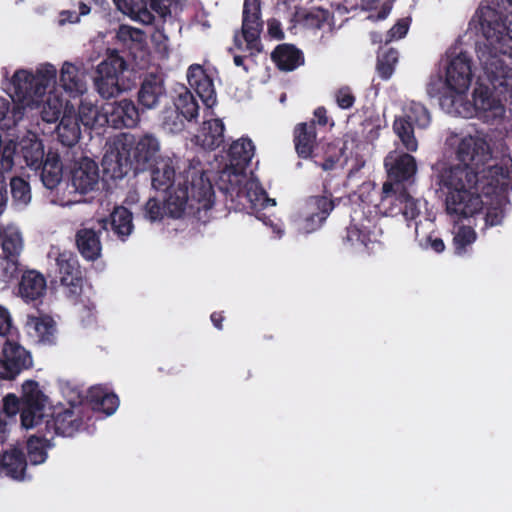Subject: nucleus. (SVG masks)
<instances>
[{
  "mask_svg": "<svg viewBox=\"0 0 512 512\" xmlns=\"http://www.w3.org/2000/svg\"><path fill=\"white\" fill-rule=\"evenodd\" d=\"M456 157L461 164L451 167L443 179L448 189L446 212L454 222L472 217L483 209L480 194L500 195L512 188V158L487 165L491 161V151L484 139L462 138Z\"/></svg>",
  "mask_w": 512,
  "mask_h": 512,
  "instance_id": "nucleus-1",
  "label": "nucleus"
},
{
  "mask_svg": "<svg viewBox=\"0 0 512 512\" xmlns=\"http://www.w3.org/2000/svg\"><path fill=\"white\" fill-rule=\"evenodd\" d=\"M11 98L14 102L12 116L14 122L21 121L29 112L41 108L45 122L57 121V135L65 146H73L80 139L81 130L73 105H64L62 92L57 86V68L50 62L38 64L34 70L21 68L14 72L10 80Z\"/></svg>",
  "mask_w": 512,
  "mask_h": 512,
  "instance_id": "nucleus-2",
  "label": "nucleus"
},
{
  "mask_svg": "<svg viewBox=\"0 0 512 512\" xmlns=\"http://www.w3.org/2000/svg\"><path fill=\"white\" fill-rule=\"evenodd\" d=\"M150 169L151 185L154 189L170 188L165 209L171 217H181L188 207H194L193 202L199 204L198 210L209 209L212 206V184L199 160L185 162L177 176L173 161L169 157L159 158Z\"/></svg>",
  "mask_w": 512,
  "mask_h": 512,
  "instance_id": "nucleus-3",
  "label": "nucleus"
},
{
  "mask_svg": "<svg viewBox=\"0 0 512 512\" xmlns=\"http://www.w3.org/2000/svg\"><path fill=\"white\" fill-rule=\"evenodd\" d=\"M106 147L103 167L112 178H122L133 164L143 169L163 158L159 155L161 145L158 138L150 133L139 139L128 133H121L112 138Z\"/></svg>",
  "mask_w": 512,
  "mask_h": 512,
  "instance_id": "nucleus-4",
  "label": "nucleus"
},
{
  "mask_svg": "<svg viewBox=\"0 0 512 512\" xmlns=\"http://www.w3.org/2000/svg\"><path fill=\"white\" fill-rule=\"evenodd\" d=\"M488 14L489 19L485 15L479 18L480 30L488 43L478 46L477 56L488 81L496 88L504 87L512 81V68L499 54L512 57V36L505 32L494 11H488Z\"/></svg>",
  "mask_w": 512,
  "mask_h": 512,
  "instance_id": "nucleus-5",
  "label": "nucleus"
},
{
  "mask_svg": "<svg viewBox=\"0 0 512 512\" xmlns=\"http://www.w3.org/2000/svg\"><path fill=\"white\" fill-rule=\"evenodd\" d=\"M494 91L496 90L483 72L473 90L472 102H461L457 107L458 113L466 118L476 117L487 124L499 123L505 117L506 109Z\"/></svg>",
  "mask_w": 512,
  "mask_h": 512,
  "instance_id": "nucleus-6",
  "label": "nucleus"
},
{
  "mask_svg": "<svg viewBox=\"0 0 512 512\" xmlns=\"http://www.w3.org/2000/svg\"><path fill=\"white\" fill-rule=\"evenodd\" d=\"M48 258L57 266V272L64 295L76 302L82 293V275L77 257L68 250H60L52 246L48 252Z\"/></svg>",
  "mask_w": 512,
  "mask_h": 512,
  "instance_id": "nucleus-7",
  "label": "nucleus"
},
{
  "mask_svg": "<svg viewBox=\"0 0 512 512\" xmlns=\"http://www.w3.org/2000/svg\"><path fill=\"white\" fill-rule=\"evenodd\" d=\"M126 68V61L116 51H111L97 66L95 87L103 98L115 97L124 90L120 76Z\"/></svg>",
  "mask_w": 512,
  "mask_h": 512,
  "instance_id": "nucleus-8",
  "label": "nucleus"
},
{
  "mask_svg": "<svg viewBox=\"0 0 512 512\" xmlns=\"http://www.w3.org/2000/svg\"><path fill=\"white\" fill-rule=\"evenodd\" d=\"M332 210L333 203L327 197H312L293 217L292 227L298 234L312 233L322 226Z\"/></svg>",
  "mask_w": 512,
  "mask_h": 512,
  "instance_id": "nucleus-9",
  "label": "nucleus"
},
{
  "mask_svg": "<svg viewBox=\"0 0 512 512\" xmlns=\"http://www.w3.org/2000/svg\"><path fill=\"white\" fill-rule=\"evenodd\" d=\"M262 29L260 21V0H245L243 7V22L241 35L235 36V43L240 49H246L251 54L261 51L259 40Z\"/></svg>",
  "mask_w": 512,
  "mask_h": 512,
  "instance_id": "nucleus-10",
  "label": "nucleus"
},
{
  "mask_svg": "<svg viewBox=\"0 0 512 512\" xmlns=\"http://www.w3.org/2000/svg\"><path fill=\"white\" fill-rule=\"evenodd\" d=\"M24 407L21 412V424L30 429L38 425L45 416L48 398L40 390L37 382L28 380L22 385Z\"/></svg>",
  "mask_w": 512,
  "mask_h": 512,
  "instance_id": "nucleus-11",
  "label": "nucleus"
},
{
  "mask_svg": "<svg viewBox=\"0 0 512 512\" xmlns=\"http://www.w3.org/2000/svg\"><path fill=\"white\" fill-rule=\"evenodd\" d=\"M0 351V377L4 379L15 378L22 370L32 365L29 353L18 343L8 338L1 341Z\"/></svg>",
  "mask_w": 512,
  "mask_h": 512,
  "instance_id": "nucleus-12",
  "label": "nucleus"
},
{
  "mask_svg": "<svg viewBox=\"0 0 512 512\" xmlns=\"http://www.w3.org/2000/svg\"><path fill=\"white\" fill-rule=\"evenodd\" d=\"M59 73L60 88L72 99L83 97L88 92L87 72L82 64L64 61Z\"/></svg>",
  "mask_w": 512,
  "mask_h": 512,
  "instance_id": "nucleus-13",
  "label": "nucleus"
},
{
  "mask_svg": "<svg viewBox=\"0 0 512 512\" xmlns=\"http://www.w3.org/2000/svg\"><path fill=\"white\" fill-rule=\"evenodd\" d=\"M472 81L471 59L461 52L453 58L446 68L445 84L456 94L465 93Z\"/></svg>",
  "mask_w": 512,
  "mask_h": 512,
  "instance_id": "nucleus-14",
  "label": "nucleus"
},
{
  "mask_svg": "<svg viewBox=\"0 0 512 512\" xmlns=\"http://www.w3.org/2000/svg\"><path fill=\"white\" fill-rule=\"evenodd\" d=\"M104 117L114 128H134L139 122V111L133 101L122 99L104 104Z\"/></svg>",
  "mask_w": 512,
  "mask_h": 512,
  "instance_id": "nucleus-15",
  "label": "nucleus"
},
{
  "mask_svg": "<svg viewBox=\"0 0 512 512\" xmlns=\"http://www.w3.org/2000/svg\"><path fill=\"white\" fill-rule=\"evenodd\" d=\"M72 186L79 193L85 194L95 189L99 182L97 164L89 159H81L72 171Z\"/></svg>",
  "mask_w": 512,
  "mask_h": 512,
  "instance_id": "nucleus-16",
  "label": "nucleus"
},
{
  "mask_svg": "<svg viewBox=\"0 0 512 512\" xmlns=\"http://www.w3.org/2000/svg\"><path fill=\"white\" fill-rule=\"evenodd\" d=\"M165 96L166 90L161 77L150 74L144 78L138 92V102L143 109H156Z\"/></svg>",
  "mask_w": 512,
  "mask_h": 512,
  "instance_id": "nucleus-17",
  "label": "nucleus"
},
{
  "mask_svg": "<svg viewBox=\"0 0 512 512\" xmlns=\"http://www.w3.org/2000/svg\"><path fill=\"white\" fill-rule=\"evenodd\" d=\"M252 178L246 173V168L238 165L226 164L219 175V187L232 197H240L247 180Z\"/></svg>",
  "mask_w": 512,
  "mask_h": 512,
  "instance_id": "nucleus-18",
  "label": "nucleus"
},
{
  "mask_svg": "<svg viewBox=\"0 0 512 512\" xmlns=\"http://www.w3.org/2000/svg\"><path fill=\"white\" fill-rule=\"evenodd\" d=\"M187 79L195 89L202 101L211 107L215 103V89L212 80L200 65H191L187 72Z\"/></svg>",
  "mask_w": 512,
  "mask_h": 512,
  "instance_id": "nucleus-19",
  "label": "nucleus"
},
{
  "mask_svg": "<svg viewBox=\"0 0 512 512\" xmlns=\"http://www.w3.org/2000/svg\"><path fill=\"white\" fill-rule=\"evenodd\" d=\"M25 327L28 334L39 343L51 344L55 341L56 324L50 316L29 315Z\"/></svg>",
  "mask_w": 512,
  "mask_h": 512,
  "instance_id": "nucleus-20",
  "label": "nucleus"
},
{
  "mask_svg": "<svg viewBox=\"0 0 512 512\" xmlns=\"http://www.w3.org/2000/svg\"><path fill=\"white\" fill-rule=\"evenodd\" d=\"M47 284L44 276L34 270L25 272L19 283L18 295L25 301H35L46 293Z\"/></svg>",
  "mask_w": 512,
  "mask_h": 512,
  "instance_id": "nucleus-21",
  "label": "nucleus"
},
{
  "mask_svg": "<svg viewBox=\"0 0 512 512\" xmlns=\"http://www.w3.org/2000/svg\"><path fill=\"white\" fill-rule=\"evenodd\" d=\"M20 154L31 169H38L44 161V145L38 136L34 133H27L19 141Z\"/></svg>",
  "mask_w": 512,
  "mask_h": 512,
  "instance_id": "nucleus-22",
  "label": "nucleus"
},
{
  "mask_svg": "<svg viewBox=\"0 0 512 512\" xmlns=\"http://www.w3.org/2000/svg\"><path fill=\"white\" fill-rule=\"evenodd\" d=\"M197 144L205 149H214L224 140V125L219 119L204 121L195 136Z\"/></svg>",
  "mask_w": 512,
  "mask_h": 512,
  "instance_id": "nucleus-23",
  "label": "nucleus"
},
{
  "mask_svg": "<svg viewBox=\"0 0 512 512\" xmlns=\"http://www.w3.org/2000/svg\"><path fill=\"white\" fill-rule=\"evenodd\" d=\"M41 167L40 177L43 185L47 189H55L63 177V167L59 155L54 152H48Z\"/></svg>",
  "mask_w": 512,
  "mask_h": 512,
  "instance_id": "nucleus-24",
  "label": "nucleus"
},
{
  "mask_svg": "<svg viewBox=\"0 0 512 512\" xmlns=\"http://www.w3.org/2000/svg\"><path fill=\"white\" fill-rule=\"evenodd\" d=\"M272 59L283 71H292L304 63L301 51L290 44L277 46L272 53Z\"/></svg>",
  "mask_w": 512,
  "mask_h": 512,
  "instance_id": "nucleus-25",
  "label": "nucleus"
},
{
  "mask_svg": "<svg viewBox=\"0 0 512 512\" xmlns=\"http://www.w3.org/2000/svg\"><path fill=\"white\" fill-rule=\"evenodd\" d=\"M132 220V213L127 208L123 206L116 207L111 214L110 222L107 220H102L103 229H107V225L110 224L113 232L121 240H125L126 237H128L134 229Z\"/></svg>",
  "mask_w": 512,
  "mask_h": 512,
  "instance_id": "nucleus-26",
  "label": "nucleus"
},
{
  "mask_svg": "<svg viewBox=\"0 0 512 512\" xmlns=\"http://www.w3.org/2000/svg\"><path fill=\"white\" fill-rule=\"evenodd\" d=\"M117 8L131 19L142 24H152L153 14L148 10L145 0H113Z\"/></svg>",
  "mask_w": 512,
  "mask_h": 512,
  "instance_id": "nucleus-27",
  "label": "nucleus"
},
{
  "mask_svg": "<svg viewBox=\"0 0 512 512\" xmlns=\"http://www.w3.org/2000/svg\"><path fill=\"white\" fill-rule=\"evenodd\" d=\"M79 119L84 126L88 127H103L107 125V120L104 117V105L101 109L87 96L79 97Z\"/></svg>",
  "mask_w": 512,
  "mask_h": 512,
  "instance_id": "nucleus-28",
  "label": "nucleus"
},
{
  "mask_svg": "<svg viewBox=\"0 0 512 512\" xmlns=\"http://www.w3.org/2000/svg\"><path fill=\"white\" fill-rule=\"evenodd\" d=\"M388 172L398 180H405L415 172V160L409 154L389 155L385 159Z\"/></svg>",
  "mask_w": 512,
  "mask_h": 512,
  "instance_id": "nucleus-29",
  "label": "nucleus"
},
{
  "mask_svg": "<svg viewBox=\"0 0 512 512\" xmlns=\"http://www.w3.org/2000/svg\"><path fill=\"white\" fill-rule=\"evenodd\" d=\"M239 198H245L254 209L273 207L276 205L274 199L269 198L266 192L260 187L258 181L252 177L247 180Z\"/></svg>",
  "mask_w": 512,
  "mask_h": 512,
  "instance_id": "nucleus-30",
  "label": "nucleus"
},
{
  "mask_svg": "<svg viewBox=\"0 0 512 512\" xmlns=\"http://www.w3.org/2000/svg\"><path fill=\"white\" fill-rule=\"evenodd\" d=\"M78 249L87 260H95L101 254V243L96 232L92 229H81L76 236Z\"/></svg>",
  "mask_w": 512,
  "mask_h": 512,
  "instance_id": "nucleus-31",
  "label": "nucleus"
},
{
  "mask_svg": "<svg viewBox=\"0 0 512 512\" xmlns=\"http://www.w3.org/2000/svg\"><path fill=\"white\" fill-rule=\"evenodd\" d=\"M79 416V407H72L58 412L54 420L57 433L63 436H72L79 430L82 424Z\"/></svg>",
  "mask_w": 512,
  "mask_h": 512,
  "instance_id": "nucleus-32",
  "label": "nucleus"
},
{
  "mask_svg": "<svg viewBox=\"0 0 512 512\" xmlns=\"http://www.w3.org/2000/svg\"><path fill=\"white\" fill-rule=\"evenodd\" d=\"M3 467L7 474L17 480L24 479L26 470V461L23 453L16 447L4 452L3 456L0 457V468Z\"/></svg>",
  "mask_w": 512,
  "mask_h": 512,
  "instance_id": "nucleus-33",
  "label": "nucleus"
},
{
  "mask_svg": "<svg viewBox=\"0 0 512 512\" xmlns=\"http://www.w3.org/2000/svg\"><path fill=\"white\" fill-rule=\"evenodd\" d=\"M89 401L94 410L103 411L106 415H112L119 406L118 397L109 394L101 387H93L88 392Z\"/></svg>",
  "mask_w": 512,
  "mask_h": 512,
  "instance_id": "nucleus-34",
  "label": "nucleus"
},
{
  "mask_svg": "<svg viewBox=\"0 0 512 512\" xmlns=\"http://www.w3.org/2000/svg\"><path fill=\"white\" fill-rule=\"evenodd\" d=\"M315 129L313 124L301 123L295 130V146L299 156L307 158L312 154L315 144Z\"/></svg>",
  "mask_w": 512,
  "mask_h": 512,
  "instance_id": "nucleus-35",
  "label": "nucleus"
},
{
  "mask_svg": "<svg viewBox=\"0 0 512 512\" xmlns=\"http://www.w3.org/2000/svg\"><path fill=\"white\" fill-rule=\"evenodd\" d=\"M254 145L249 139H239L230 146L228 152V163L245 167L254 155Z\"/></svg>",
  "mask_w": 512,
  "mask_h": 512,
  "instance_id": "nucleus-36",
  "label": "nucleus"
},
{
  "mask_svg": "<svg viewBox=\"0 0 512 512\" xmlns=\"http://www.w3.org/2000/svg\"><path fill=\"white\" fill-rule=\"evenodd\" d=\"M116 38L119 43L132 52L142 50L146 44L144 32L128 25H121L118 28Z\"/></svg>",
  "mask_w": 512,
  "mask_h": 512,
  "instance_id": "nucleus-37",
  "label": "nucleus"
},
{
  "mask_svg": "<svg viewBox=\"0 0 512 512\" xmlns=\"http://www.w3.org/2000/svg\"><path fill=\"white\" fill-rule=\"evenodd\" d=\"M175 107L187 121H191L198 115V104L193 94L185 87H181L177 92Z\"/></svg>",
  "mask_w": 512,
  "mask_h": 512,
  "instance_id": "nucleus-38",
  "label": "nucleus"
},
{
  "mask_svg": "<svg viewBox=\"0 0 512 512\" xmlns=\"http://www.w3.org/2000/svg\"><path fill=\"white\" fill-rule=\"evenodd\" d=\"M2 247L10 256L19 254L23 248L22 235L16 226L9 225L3 232Z\"/></svg>",
  "mask_w": 512,
  "mask_h": 512,
  "instance_id": "nucleus-39",
  "label": "nucleus"
},
{
  "mask_svg": "<svg viewBox=\"0 0 512 512\" xmlns=\"http://www.w3.org/2000/svg\"><path fill=\"white\" fill-rule=\"evenodd\" d=\"M394 130L403 142V144L410 150L416 149V141L414 138V125L410 118L399 117L394 122Z\"/></svg>",
  "mask_w": 512,
  "mask_h": 512,
  "instance_id": "nucleus-40",
  "label": "nucleus"
},
{
  "mask_svg": "<svg viewBox=\"0 0 512 512\" xmlns=\"http://www.w3.org/2000/svg\"><path fill=\"white\" fill-rule=\"evenodd\" d=\"M476 238L477 234L472 227H459L453 238L455 254L459 256L464 255L468 251V247L475 242Z\"/></svg>",
  "mask_w": 512,
  "mask_h": 512,
  "instance_id": "nucleus-41",
  "label": "nucleus"
},
{
  "mask_svg": "<svg viewBox=\"0 0 512 512\" xmlns=\"http://www.w3.org/2000/svg\"><path fill=\"white\" fill-rule=\"evenodd\" d=\"M13 201L18 206H26L31 201V191L28 182L20 177H14L10 181Z\"/></svg>",
  "mask_w": 512,
  "mask_h": 512,
  "instance_id": "nucleus-42",
  "label": "nucleus"
},
{
  "mask_svg": "<svg viewBox=\"0 0 512 512\" xmlns=\"http://www.w3.org/2000/svg\"><path fill=\"white\" fill-rule=\"evenodd\" d=\"M398 61V54L395 50H388L383 53L379 59L377 64V70L380 76L383 79H388L392 75L394 71V67Z\"/></svg>",
  "mask_w": 512,
  "mask_h": 512,
  "instance_id": "nucleus-43",
  "label": "nucleus"
},
{
  "mask_svg": "<svg viewBox=\"0 0 512 512\" xmlns=\"http://www.w3.org/2000/svg\"><path fill=\"white\" fill-rule=\"evenodd\" d=\"M186 0H152L151 8L161 17L176 13Z\"/></svg>",
  "mask_w": 512,
  "mask_h": 512,
  "instance_id": "nucleus-44",
  "label": "nucleus"
},
{
  "mask_svg": "<svg viewBox=\"0 0 512 512\" xmlns=\"http://www.w3.org/2000/svg\"><path fill=\"white\" fill-rule=\"evenodd\" d=\"M504 209L500 203L487 207L484 217V229L501 225L504 219Z\"/></svg>",
  "mask_w": 512,
  "mask_h": 512,
  "instance_id": "nucleus-45",
  "label": "nucleus"
},
{
  "mask_svg": "<svg viewBox=\"0 0 512 512\" xmlns=\"http://www.w3.org/2000/svg\"><path fill=\"white\" fill-rule=\"evenodd\" d=\"M27 447L28 457L32 464H41L46 460L47 455L40 440L33 438L29 439Z\"/></svg>",
  "mask_w": 512,
  "mask_h": 512,
  "instance_id": "nucleus-46",
  "label": "nucleus"
},
{
  "mask_svg": "<svg viewBox=\"0 0 512 512\" xmlns=\"http://www.w3.org/2000/svg\"><path fill=\"white\" fill-rule=\"evenodd\" d=\"M17 274V263L9 256H0V282H9Z\"/></svg>",
  "mask_w": 512,
  "mask_h": 512,
  "instance_id": "nucleus-47",
  "label": "nucleus"
},
{
  "mask_svg": "<svg viewBox=\"0 0 512 512\" xmlns=\"http://www.w3.org/2000/svg\"><path fill=\"white\" fill-rule=\"evenodd\" d=\"M14 331L9 310L0 305V341L8 339Z\"/></svg>",
  "mask_w": 512,
  "mask_h": 512,
  "instance_id": "nucleus-48",
  "label": "nucleus"
},
{
  "mask_svg": "<svg viewBox=\"0 0 512 512\" xmlns=\"http://www.w3.org/2000/svg\"><path fill=\"white\" fill-rule=\"evenodd\" d=\"M143 213L147 220L155 222L162 219L164 209L155 198H150L144 206Z\"/></svg>",
  "mask_w": 512,
  "mask_h": 512,
  "instance_id": "nucleus-49",
  "label": "nucleus"
},
{
  "mask_svg": "<svg viewBox=\"0 0 512 512\" xmlns=\"http://www.w3.org/2000/svg\"><path fill=\"white\" fill-rule=\"evenodd\" d=\"M186 119L178 112H171L170 115L164 119V127L172 133H178L185 129Z\"/></svg>",
  "mask_w": 512,
  "mask_h": 512,
  "instance_id": "nucleus-50",
  "label": "nucleus"
},
{
  "mask_svg": "<svg viewBox=\"0 0 512 512\" xmlns=\"http://www.w3.org/2000/svg\"><path fill=\"white\" fill-rule=\"evenodd\" d=\"M347 240L353 245L360 244L364 247L368 246V243L373 242L369 233H366L356 226L350 227L347 231Z\"/></svg>",
  "mask_w": 512,
  "mask_h": 512,
  "instance_id": "nucleus-51",
  "label": "nucleus"
},
{
  "mask_svg": "<svg viewBox=\"0 0 512 512\" xmlns=\"http://www.w3.org/2000/svg\"><path fill=\"white\" fill-rule=\"evenodd\" d=\"M336 101L342 109H348L354 104L355 98L348 87H342L336 92Z\"/></svg>",
  "mask_w": 512,
  "mask_h": 512,
  "instance_id": "nucleus-52",
  "label": "nucleus"
},
{
  "mask_svg": "<svg viewBox=\"0 0 512 512\" xmlns=\"http://www.w3.org/2000/svg\"><path fill=\"white\" fill-rule=\"evenodd\" d=\"M325 18L326 11L319 8H313L310 11H308L305 15L306 25L320 28Z\"/></svg>",
  "mask_w": 512,
  "mask_h": 512,
  "instance_id": "nucleus-53",
  "label": "nucleus"
},
{
  "mask_svg": "<svg viewBox=\"0 0 512 512\" xmlns=\"http://www.w3.org/2000/svg\"><path fill=\"white\" fill-rule=\"evenodd\" d=\"M3 410L8 417H14L19 411V400L13 395L9 394L4 398Z\"/></svg>",
  "mask_w": 512,
  "mask_h": 512,
  "instance_id": "nucleus-54",
  "label": "nucleus"
},
{
  "mask_svg": "<svg viewBox=\"0 0 512 512\" xmlns=\"http://www.w3.org/2000/svg\"><path fill=\"white\" fill-rule=\"evenodd\" d=\"M408 31V23L405 20L399 21L394 27L390 29L387 35L386 42H390L395 39H401L406 35Z\"/></svg>",
  "mask_w": 512,
  "mask_h": 512,
  "instance_id": "nucleus-55",
  "label": "nucleus"
},
{
  "mask_svg": "<svg viewBox=\"0 0 512 512\" xmlns=\"http://www.w3.org/2000/svg\"><path fill=\"white\" fill-rule=\"evenodd\" d=\"M267 27H268V34L272 38H274L276 40H281L284 38V33L281 29V24L279 21H277L275 19H271L268 21Z\"/></svg>",
  "mask_w": 512,
  "mask_h": 512,
  "instance_id": "nucleus-56",
  "label": "nucleus"
},
{
  "mask_svg": "<svg viewBox=\"0 0 512 512\" xmlns=\"http://www.w3.org/2000/svg\"><path fill=\"white\" fill-rule=\"evenodd\" d=\"M7 201L8 197L6 190V182L2 172H0V214H2L5 210Z\"/></svg>",
  "mask_w": 512,
  "mask_h": 512,
  "instance_id": "nucleus-57",
  "label": "nucleus"
},
{
  "mask_svg": "<svg viewBox=\"0 0 512 512\" xmlns=\"http://www.w3.org/2000/svg\"><path fill=\"white\" fill-rule=\"evenodd\" d=\"M392 9V3L390 1H385L381 4V10L378 12L377 15L371 13L368 18L371 19V20H381V19H385L390 11Z\"/></svg>",
  "mask_w": 512,
  "mask_h": 512,
  "instance_id": "nucleus-58",
  "label": "nucleus"
},
{
  "mask_svg": "<svg viewBox=\"0 0 512 512\" xmlns=\"http://www.w3.org/2000/svg\"><path fill=\"white\" fill-rule=\"evenodd\" d=\"M430 123V114L426 107L418 106V128H426Z\"/></svg>",
  "mask_w": 512,
  "mask_h": 512,
  "instance_id": "nucleus-59",
  "label": "nucleus"
},
{
  "mask_svg": "<svg viewBox=\"0 0 512 512\" xmlns=\"http://www.w3.org/2000/svg\"><path fill=\"white\" fill-rule=\"evenodd\" d=\"M79 21V14L71 11H63L60 13L58 23L64 25L66 23H76Z\"/></svg>",
  "mask_w": 512,
  "mask_h": 512,
  "instance_id": "nucleus-60",
  "label": "nucleus"
},
{
  "mask_svg": "<svg viewBox=\"0 0 512 512\" xmlns=\"http://www.w3.org/2000/svg\"><path fill=\"white\" fill-rule=\"evenodd\" d=\"M403 216L405 217L408 226L410 225V222L414 220L416 216V209L414 207V203L412 200H407L405 209L403 211Z\"/></svg>",
  "mask_w": 512,
  "mask_h": 512,
  "instance_id": "nucleus-61",
  "label": "nucleus"
},
{
  "mask_svg": "<svg viewBox=\"0 0 512 512\" xmlns=\"http://www.w3.org/2000/svg\"><path fill=\"white\" fill-rule=\"evenodd\" d=\"M429 246L437 253H441L445 249V244L441 238H434L428 237L427 243Z\"/></svg>",
  "mask_w": 512,
  "mask_h": 512,
  "instance_id": "nucleus-62",
  "label": "nucleus"
},
{
  "mask_svg": "<svg viewBox=\"0 0 512 512\" xmlns=\"http://www.w3.org/2000/svg\"><path fill=\"white\" fill-rule=\"evenodd\" d=\"M266 225H269L273 232L276 234V237L281 238L284 234V227L282 223H273L271 220L265 221Z\"/></svg>",
  "mask_w": 512,
  "mask_h": 512,
  "instance_id": "nucleus-63",
  "label": "nucleus"
},
{
  "mask_svg": "<svg viewBox=\"0 0 512 512\" xmlns=\"http://www.w3.org/2000/svg\"><path fill=\"white\" fill-rule=\"evenodd\" d=\"M315 118H317V122L320 125H325L327 123L326 110L323 107H319L314 112Z\"/></svg>",
  "mask_w": 512,
  "mask_h": 512,
  "instance_id": "nucleus-64",
  "label": "nucleus"
}]
</instances>
